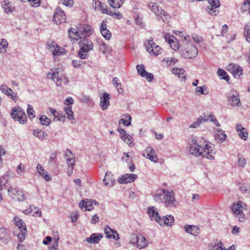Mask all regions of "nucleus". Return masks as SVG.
<instances>
[{
    "instance_id": "nucleus-48",
    "label": "nucleus",
    "mask_w": 250,
    "mask_h": 250,
    "mask_svg": "<svg viewBox=\"0 0 250 250\" xmlns=\"http://www.w3.org/2000/svg\"><path fill=\"white\" fill-rule=\"evenodd\" d=\"M122 139L126 144L130 145L132 143L133 138L132 136L129 134H125V135H121Z\"/></svg>"
},
{
    "instance_id": "nucleus-52",
    "label": "nucleus",
    "mask_w": 250,
    "mask_h": 250,
    "mask_svg": "<svg viewBox=\"0 0 250 250\" xmlns=\"http://www.w3.org/2000/svg\"><path fill=\"white\" fill-rule=\"evenodd\" d=\"M136 68L138 74L140 75L142 77V76H144V75L146 72V71L145 69V66H144V65H137L136 66Z\"/></svg>"
},
{
    "instance_id": "nucleus-13",
    "label": "nucleus",
    "mask_w": 250,
    "mask_h": 250,
    "mask_svg": "<svg viewBox=\"0 0 250 250\" xmlns=\"http://www.w3.org/2000/svg\"><path fill=\"white\" fill-rule=\"evenodd\" d=\"M137 178V175L135 174H125L122 175L118 179V182L120 183H129L133 182Z\"/></svg>"
},
{
    "instance_id": "nucleus-38",
    "label": "nucleus",
    "mask_w": 250,
    "mask_h": 250,
    "mask_svg": "<svg viewBox=\"0 0 250 250\" xmlns=\"http://www.w3.org/2000/svg\"><path fill=\"white\" fill-rule=\"evenodd\" d=\"M217 74L221 79H224L227 82L229 80V77L226 72L222 69L219 68L218 69Z\"/></svg>"
},
{
    "instance_id": "nucleus-45",
    "label": "nucleus",
    "mask_w": 250,
    "mask_h": 250,
    "mask_svg": "<svg viewBox=\"0 0 250 250\" xmlns=\"http://www.w3.org/2000/svg\"><path fill=\"white\" fill-rule=\"evenodd\" d=\"M153 44H156L153 42V40H151L149 41V42L146 45V50L150 54H151V53L152 52H153V50L155 49V47H154Z\"/></svg>"
},
{
    "instance_id": "nucleus-8",
    "label": "nucleus",
    "mask_w": 250,
    "mask_h": 250,
    "mask_svg": "<svg viewBox=\"0 0 250 250\" xmlns=\"http://www.w3.org/2000/svg\"><path fill=\"white\" fill-rule=\"evenodd\" d=\"M53 21L57 24H60L65 22L66 21V16L63 10L59 7L56 8L54 16Z\"/></svg>"
},
{
    "instance_id": "nucleus-28",
    "label": "nucleus",
    "mask_w": 250,
    "mask_h": 250,
    "mask_svg": "<svg viewBox=\"0 0 250 250\" xmlns=\"http://www.w3.org/2000/svg\"><path fill=\"white\" fill-rule=\"evenodd\" d=\"M2 6L4 9V11L8 14L12 12L14 9L12 4L8 0H5L2 4Z\"/></svg>"
},
{
    "instance_id": "nucleus-9",
    "label": "nucleus",
    "mask_w": 250,
    "mask_h": 250,
    "mask_svg": "<svg viewBox=\"0 0 250 250\" xmlns=\"http://www.w3.org/2000/svg\"><path fill=\"white\" fill-rule=\"evenodd\" d=\"M144 157H146L151 161L154 163L158 162V157L154 149L150 146H147L143 153Z\"/></svg>"
},
{
    "instance_id": "nucleus-57",
    "label": "nucleus",
    "mask_w": 250,
    "mask_h": 250,
    "mask_svg": "<svg viewBox=\"0 0 250 250\" xmlns=\"http://www.w3.org/2000/svg\"><path fill=\"white\" fill-rule=\"evenodd\" d=\"M196 228V226H192V225H187L185 227V231L188 233H190L191 234H193L192 233V231Z\"/></svg>"
},
{
    "instance_id": "nucleus-63",
    "label": "nucleus",
    "mask_w": 250,
    "mask_h": 250,
    "mask_svg": "<svg viewBox=\"0 0 250 250\" xmlns=\"http://www.w3.org/2000/svg\"><path fill=\"white\" fill-rule=\"evenodd\" d=\"M24 168H25V167L23 165H22L21 164L19 165L17 168V171L19 175H21L25 172Z\"/></svg>"
},
{
    "instance_id": "nucleus-24",
    "label": "nucleus",
    "mask_w": 250,
    "mask_h": 250,
    "mask_svg": "<svg viewBox=\"0 0 250 250\" xmlns=\"http://www.w3.org/2000/svg\"><path fill=\"white\" fill-rule=\"evenodd\" d=\"M69 36L71 40H75L76 41H78L79 39H82V37L80 34H79V32L76 29L71 28L68 30Z\"/></svg>"
},
{
    "instance_id": "nucleus-36",
    "label": "nucleus",
    "mask_w": 250,
    "mask_h": 250,
    "mask_svg": "<svg viewBox=\"0 0 250 250\" xmlns=\"http://www.w3.org/2000/svg\"><path fill=\"white\" fill-rule=\"evenodd\" d=\"M207 89L208 88L206 85H204L202 86H197L195 89V92L197 95H206L208 93Z\"/></svg>"
},
{
    "instance_id": "nucleus-11",
    "label": "nucleus",
    "mask_w": 250,
    "mask_h": 250,
    "mask_svg": "<svg viewBox=\"0 0 250 250\" xmlns=\"http://www.w3.org/2000/svg\"><path fill=\"white\" fill-rule=\"evenodd\" d=\"M228 70L235 78H239L242 75V69L238 65L229 64L228 66Z\"/></svg>"
},
{
    "instance_id": "nucleus-5",
    "label": "nucleus",
    "mask_w": 250,
    "mask_h": 250,
    "mask_svg": "<svg viewBox=\"0 0 250 250\" xmlns=\"http://www.w3.org/2000/svg\"><path fill=\"white\" fill-rule=\"evenodd\" d=\"M182 56L186 59H192L195 58L198 53L197 47L190 42H188L184 49H181Z\"/></svg>"
},
{
    "instance_id": "nucleus-29",
    "label": "nucleus",
    "mask_w": 250,
    "mask_h": 250,
    "mask_svg": "<svg viewBox=\"0 0 250 250\" xmlns=\"http://www.w3.org/2000/svg\"><path fill=\"white\" fill-rule=\"evenodd\" d=\"M104 232L107 238L116 239V236L114 235V233H117V231L111 229L109 226H106L105 227Z\"/></svg>"
},
{
    "instance_id": "nucleus-23",
    "label": "nucleus",
    "mask_w": 250,
    "mask_h": 250,
    "mask_svg": "<svg viewBox=\"0 0 250 250\" xmlns=\"http://www.w3.org/2000/svg\"><path fill=\"white\" fill-rule=\"evenodd\" d=\"M37 170L40 175L46 181H49L51 180V177L48 174V172L45 171L41 164H38L37 166Z\"/></svg>"
},
{
    "instance_id": "nucleus-42",
    "label": "nucleus",
    "mask_w": 250,
    "mask_h": 250,
    "mask_svg": "<svg viewBox=\"0 0 250 250\" xmlns=\"http://www.w3.org/2000/svg\"><path fill=\"white\" fill-rule=\"evenodd\" d=\"M8 42L5 39H2L0 43V53H4L6 51Z\"/></svg>"
},
{
    "instance_id": "nucleus-40",
    "label": "nucleus",
    "mask_w": 250,
    "mask_h": 250,
    "mask_svg": "<svg viewBox=\"0 0 250 250\" xmlns=\"http://www.w3.org/2000/svg\"><path fill=\"white\" fill-rule=\"evenodd\" d=\"M47 49L50 50L53 54L54 51H55L56 47H58V44L55 42L52 41L47 42Z\"/></svg>"
},
{
    "instance_id": "nucleus-20",
    "label": "nucleus",
    "mask_w": 250,
    "mask_h": 250,
    "mask_svg": "<svg viewBox=\"0 0 250 250\" xmlns=\"http://www.w3.org/2000/svg\"><path fill=\"white\" fill-rule=\"evenodd\" d=\"M228 100L230 104L232 106H239L241 104L239 96L238 94H232L229 96Z\"/></svg>"
},
{
    "instance_id": "nucleus-18",
    "label": "nucleus",
    "mask_w": 250,
    "mask_h": 250,
    "mask_svg": "<svg viewBox=\"0 0 250 250\" xmlns=\"http://www.w3.org/2000/svg\"><path fill=\"white\" fill-rule=\"evenodd\" d=\"M106 21H104L101 23L100 31L102 36L106 40H109L111 37V33L106 27Z\"/></svg>"
},
{
    "instance_id": "nucleus-54",
    "label": "nucleus",
    "mask_w": 250,
    "mask_h": 250,
    "mask_svg": "<svg viewBox=\"0 0 250 250\" xmlns=\"http://www.w3.org/2000/svg\"><path fill=\"white\" fill-rule=\"evenodd\" d=\"M93 201L91 200H89L88 199H86L85 200V205H86V208L85 210H87L88 211H90L92 209H93Z\"/></svg>"
},
{
    "instance_id": "nucleus-60",
    "label": "nucleus",
    "mask_w": 250,
    "mask_h": 250,
    "mask_svg": "<svg viewBox=\"0 0 250 250\" xmlns=\"http://www.w3.org/2000/svg\"><path fill=\"white\" fill-rule=\"evenodd\" d=\"M64 51V49L63 48H61L58 45V47H56L55 51H54L53 53L54 56L56 55H61L63 54Z\"/></svg>"
},
{
    "instance_id": "nucleus-3",
    "label": "nucleus",
    "mask_w": 250,
    "mask_h": 250,
    "mask_svg": "<svg viewBox=\"0 0 250 250\" xmlns=\"http://www.w3.org/2000/svg\"><path fill=\"white\" fill-rule=\"evenodd\" d=\"M79 44L81 46L78 52L79 58L81 59L87 58L88 52L93 48L92 42L87 38H83V40H81Z\"/></svg>"
},
{
    "instance_id": "nucleus-64",
    "label": "nucleus",
    "mask_w": 250,
    "mask_h": 250,
    "mask_svg": "<svg viewBox=\"0 0 250 250\" xmlns=\"http://www.w3.org/2000/svg\"><path fill=\"white\" fill-rule=\"evenodd\" d=\"M74 103V100L72 97L67 98L65 101H64V104L66 105V107L71 106Z\"/></svg>"
},
{
    "instance_id": "nucleus-50",
    "label": "nucleus",
    "mask_w": 250,
    "mask_h": 250,
    "mask_svg": "<svg viewBox=\"0 0 250 250\" xmlns=\"http://www.w3.org/2000/svg\"><path fill=\"white\" fill-rule=\"evenodd\" d=\"M27 114L29 116V118L31 119V116H32V118H33L35 116V112L32 107V105L28 104V108L27 109Z\"/></svg>"
},
{
    "instance_id": "nucleus-59",
    "label": "nucleus",
    "mask_w": 250,
    "mask_h": 250,
    "mask_svg": "<svg viewBox=\"0 0 250 250\" xmlns=\"http://www.w3.org/2000/svg\"><path fill=\"white\" fill-rule=\"evenodd\" d=\"M142 77L145 78L148 82H152L154 79V76L152 73L146 72Z\"/></svg>"
},
{
    "instance_id": "nucleus-19",
    "label": "nucleus",
    "mask_w": 250,
    "mask_h": 250,
    "mask_svg": "<svg viewBox=\"0 0 250 250\" xmlns=\"http://www.w3.org/2000/svg\"><path fill=\"white\" fill-rule=\"evenodd\" d=\"M103 238V234L99 233H93L90 237H87L86 241L91 244H97Z\"/></svg>"
},
{
    "instance_id": "nucleus-39",
    "label": "nucleus",
    "mask_w": 250,
    "mask_h": 250,
    "mask_svg": "<svg viewBox=\"0 0 250 250\" xmlns=\"http://www.w3.org/2000/svg\"><path fill=\"white\" fill-rule=\"evenodd\" d=\"M68 151L69 153H70V154L72 156V157L71 158H68L67 159V164L68 166L69 167H71V172H70V173H71L72 172L73 166H74L75 163V157L73 156V154H72V153L71 152V151L70 150H68Z\"/></svg>"
},
{
    "instance_id": "nucleus-15",
    "label": "nucleus",
    "mask_w": 250,
    "mask_h": 250,
    "mask_svg": "<svg viewBox=\"0 0 250 250\" xmlns=\"http://www.w3.org/2000/svg\"><path fill=\"white\" fill-rule=\"evenodd\" d=\"M47 77L48 79L52 80L57 86H61L62 85L63 79L60 77L58 71H55L52 73L49 72L47 74Z\"/></svg>"
},
{
    "instance_id": "nucleus-58",
    "label": "nucleus",
    "mask_w": 250,
    "mask_h": 250,
    "mask_svg": "<svg viewBox=\"0 0 250 250\" xmlns=\"http://www.w3.org/2000/svg\"><path fill=\"white\" fill-rule=\"evenodd\" d=\"M203 120L201 118H198L197 119L193 122L190 125V127L191 128H196L198 127L201 124H202L201 121Z\"/></svg>"
},
{
    "instance_id": "nucleus-62",
    "label": "nucleus",
    "mask_w": 250,
    "mask_h": 250,
    "mask_svg": "<svg viewBox=\"0 0 250 250\" xmlns=\"http://www.w3.org/2000/svg\"><path fill=\"white\" fill-rule=\"evenodd\" d=\"M55 118H57L58 121L64 122L65 121V115L62 112L58 111Z\"/></svg>"
},
{
    "instance_id": "nucleus-7",
    "label": "nucleus",
    "mask_w": 250,
    "mask_h": 250,
    "mask_svg": "<svg viewBox=\"0 0 250 250\" xmlns=\"http://www.w3.org/2000/svg\"><path fill=\"white\" fill-rule=\"evenodd\" d=\"M246 205L242 201H239L236 204H233L231 207L233 213L238 218L241 222H243L245 220V215L243 210L246 209Z\"/></svg>"
},
{
    "instance_id": "nucleus-6",
    "label": "nucleus",
    "mask_w": 250,
    "mask_h": 250,
    "mask_svg": "<svg viewBox=\"0 0 250 250\" xmlns=\"http://www.w3.org/2000/svg\"><path fill=\"white\" fill-rule=\"evenodd\" d=\"M11 115L15 121L24 124L27 122V117L24 111L20 106L13 107L11 111Z\"/></svg>"
},
{
    "instance_id": "nucleus-37",
    "label": "nucleus",
    "mask_w": 250,
    "mask_h": 250,
    "mask_svg": "<svg viewBox=\"0 0 250 250\" xmlns=\"http://www.w3.org/2000/svg\"><path fill=\"white\" fill-rule=\"evenodd\" d=\"M146 240L144 237L141 236L139 237L137 243L136 244L137 248L139 249L145 248L146 246Z\"/></svg>"
},
{
    "instance_id": "nucleus-16",
    "label": "nucleus",
    "mask_w": 250,
    "mask_h": 250,
    "mask_svg": "<svg viewBox=\"0 0 250 250\" xmlns=\"http://www.w3.org/2000/svg\"><path fill=\"white\" fill-rule=\"evenodd\" d=\"M0 240L4 244H7L11 240L10 234L4 228H0Z\"/></svg>"
},
{
    "instance_id": "nucleus-2",
    "label": "nucleus",
    "mask_w": 250,
    "mask_h": 250,
    "mask_svg": "<svg viewBox=\"0 0 250 250\" xmlns=\"http://www.w3.org/2000/svg\"><path fill=\"white\" fill-rule=\"evenodd\" d=\"M154 199L156 202L165 203L167 207H175L177 206L172 191L160 189L157 191Z\"/></svg>"
},
{
    "instance_id": "nucleus-61",
    "label": "nucleus",
    "mask_w": 250,
    "mask_h": 250,
    "mask_svg": "<svg viewBox=\"0 0 250 250\" xmlns=\"http://www.w3.org/2000/svg\"><path fill=\"white\" fill-rule=\"evenodd\" d=\"M61 3L67 7H71L74 4L73 0H60Z\"/></svg>"
},
{
    "instance_id": "nucleus-56",
    "label": "nucleus",
    "mask_w": 250,
    "mask_h": 250,
    "mask_svg": "<svg viewBox=\"0 0 250 250\" xmlns=\"http://www.w3.org/2000/svg\"><path fill=\"white\" fill-rule=\"evenodd\" d=\"M154 47H155V49L153 50V52L151 53V54L154 55V56H157L159 54L161 53L162 48L158 45L156 44H153Z\"/></svg>"
},
{
    "instance_id": "nucleus-26",
    "label": "nucleus",
    "mask_w": 250,
    "mask_h": 250,
    "mask_svg": "<svg viewBox=\"0 0 250 250\" xmlns=\"http://www.w3.org/2000/svg\"><path fill=\"white\" fill-rule=\"evenodd\" d=\"M224 245L221 241L216 240L208 245L209 250H220Z\"/></svg>"
},
{
    "instance_id": "nucleus-1",
    "label": "nucleus",
    "mask_w": 250,
    "mask_h": 250,
    "mask_svg": "<svg viewBox=\"0 0 250 250\" xmlns=\"http://www.w3.org/2000/svg\"><path fill=\"white\" fill-rule=\"evenodd\" d=\"M188 148L189 154L191 155L202 156L210 160L214 159L215 152L213 149L214 146L210 143L204 141L203 144H199L196 138L192 137L188 141Z\"/></svg>"
},
{
    "instance_id": "nucleus-14",
    "label": "nucleus",
    "mask_w": 250,
    "mask_h": 250,
    "mask_svg": "<svg viewBox=\"0 0 250 250\" xmlns=\"http://www.w3.org/2000/svg\"><path fill=\"white\" fill-rule=\"evenodd\" d=\"M110 99V94L106 93L104 92L103 96L101 97V101L100 103V105L101 108L103 110H106L108 107L109 106L110 102L109 100Z\"/></svg>"
},
{
    "instance_id": "nucleus-21",
    "label": "nucleus",
    "mask_w": 250,
    "mask_h": 250,
    "mask_svg": "<svg viewBox=\"0 0 250 250\" xmlns=\"http://www.w3.org/2000/svg\"><path fill=\"white\" fill-rule=\"evenodd\" d=\"M236 129L239 136L244 140H246L248 137L247 130L241 125H238L236 126Z\"/></svg>"
},
{
    "instance_id": "nucleus-25",
    "label": "nucleus",
    "mask_w": 250,
    "mask_h": 250,
    "mask_svg": "<svg viewBox=\"0 0 250 250\" xmlns=\"http://www.w3.org/2000/svg\"><path fill=\"white\" fill-rule=\"evenodd\" d=\"M226 134L223 130L217 129L215 131V138L216 140L220 141L222 143L226 140Z\"/></svg>"
},
{
    "instance_id": "nucleus-30",
    "label": "nucleus",
    "mask_w": 250,
    "mask_h": 250,
    "mask_svg": "<svg viewBox=\"0 0 250 250\" xmlns=\"http://www.w3.org/2000/svg\"><path fill=\"white\" fill-rule=\"evenodd\" d=\"M11 197L13 200L20 202L23 201L25 199L23 193L21 191L18 190L17 191L15 194L13 192L11 195Z\"/></svg>"
},
{
    "instance_id": "nucleus-10",
    "label": "nucleus",
    "mask_w": 250,
    "mask_h": 250,
    "mask_svg": "<svg viewBox=\"0 0 250 250\" xmlns=\"http://www.w3.org/2000/svg\"><path fill=\"white\" fill-rule=\"evenodd\" d=\"M147 213L151 220L154 219L162 226V221H163V220H162V218H161L159 215L157 208L154 207L148 208Z\"/></svg>"
},
{
    "instance_id": "nucleus-27",
    "label": "nucleus",
    "mask_w": 250,
    "mask_h": 250,
    "mask_svg": "<svg viewBox=\"0 0 250 250\" xmlns=\"http://www.w3.org/2000/svg\"><path fill=\"white\" fill-rule=\"evenodd\" d=\"M64 112L65 114L67 115L68 119L72 122V123H74L75 120L74 114L72 111V106L64 107Z\"/></svg>"
},
{
    "instance_id": "nucleus-44",
    "label": "nucleus",
    "mask_w": 250,
    "mask_h": 250,
    "mask_svg": "<svg viewBox=\"0 0 250 250\" xmlns=\"http://www.w3.org/2000/svg\"><path fill=\"white\" fill-rule=\"evenodd\" d=\"M131 117L130 115H126L125 119H121L119 121V124H123L126 126H129L131 125Z\"/></svg>"
},
{
    "instance_id": "nucleus-12",
    "label": "nucleus",
    "mask_w": 250,
    "mask_h": 250,
    "mask_svg": "<svg viewBox=\"0 0 250 250\" xmlns=\"http://www.w3.org/2000/svg\"><path fill=\"white\" fill-rule=\"evenodd\" d=\"M0 89L2 92L9 96L13 100L15 101L17 100L18 95L6 85L2 84L0 87Z\"/></svg>"
},
{
    "instance_id": "nucleus-47",
    "label": "nucleus",
    "mask_w": 250,
    "mask_h": 250,
    "mask_svg": "<svg viewBox=\"0 0 250 250\" xmlns=\"http://www.w3.org/2000/svg\"><path fill=\"white\" fill-rule=\"evenodd\" d=\"M241 10L243 12L248 10L250 13V0H245L244 2L243 6L241 7Z\"/></svg>"
},
{
    "instance_id": "nucleus-41",
    "label": "nucleus",
    "mask_w": 250,
    "mask_h": 250,
    "mask_svg": "<svg viewBox=\"0 0 250 250\" xmlns=\"http://www.w3.org/2000/svg\"><path fill=\"white\" fill-rule=\"evenodd\" d=\"M39 120L40 123L43 125L48 126L51 123L50 119L47 118L45 115L41 116Z\"/></svg>"
},
{
    "instance_id": "nucleus-34",
    "label": "nucleus",
    "mask_w": 250,
    "mask_h": 250,
    "mask_svg": "<svg viewBox=\"0 0 250 250\" xmlns=\"http://www.w3.org/2000/svg\"><path fill=\"white\" fill-rule=\"evenodd\" d=\"M109 5L114 8H119L124 0H108Z\"/></svg>"
},
{
    "instance_id": "nucleus-43",
    "label": "nucleus",
    "mask_w": 250,
    "mask_h": 250,
    "mask_svg": "<svg viewBox=\"0 0 250 250\" xmlns=\"http://www.w3.org/2000/svg\"><path fill=\"white\" fill-rule=\"evenodd\" d=\"M20 229L21 232L18 234V238L20 241H22L25 238V235L27 234V230L26 227H23Z\"/></svg>"
},
{
    "instance_id": "nucleus-32",
    "label": "nucleus",
    "mask_w": 250,
    "mask_h": 250,
    "mask_svg": "<svg viewBox=\"0 0 250 250\" xmlns=\"http://www.w3.org/2000/svg\"><path fill=\"white\" fill-rule=\"evenodd\" d=\"M171 72L173 74L178 75L180 78H183L184 80H186L185 70L184 69H180L178 68H173Z\"/></svg>"
},
{
    "instance_id": "nucleus-33",
    "label": "nucleus",
    "mask_w": 250,
    "mask_h": 250,
    "mask_svg": "<svg viewBox=\"0 0 250 250\" xmlns=\"http://www.w3.org/2000/svg\"><path fill=\"white\" fill-rule=\"evenodd\" d=\"M162 226L166 225L167 226H171L174 223V218L171 215H169L167 216L163 217L162 218Z\"/></svg>"
},
{
    "instance_id": "nucleus-46",
    "label": "nucleus",
    "mask_w": 250,
    "mask_h": 250,
    "mask_svg": "<svg viewBox=\"0 0 250 250\" xmlns=\"http://www.w3.org/2000/svg\"><path fill=\"white\" fill-rule=\"evenodd\" d=\"M59 238L54 239V241L51 246L48 248V250H58L59 247Z\"/></svg>"
},
{
    "instance_id": "nucleus-49",
    "label": "nucleus",
    "mask_w": 250,
    "mask_h": 250,
    "mask_svg": "<svg viewBox=\"0 0 250 250\" xmlns=\"http://www.w3.org/2000/svg\"><path fill=\"white\" fill-rule=\"evenodd\" d=\"M72 64L74 67L79 68L85 64V62L81 60H73Z\"/></svg>"
},
{
    "instance_id": "nucleus-22",
    "label": "nucleus",
    "mask_w": 250,
    "mask_h": 250,
    "mask_svg": "<svg viewBox=\"0 0 250 250\" xmlns=\"http://www.w3.org/2000/svg\"><path fill=\"white\" fill-rule=\"evenodd\" d=\"M80 32H82L83 35L84 36V38H87V36H89L90 34H92V31L91 27L87 24L82 25V26L80 27Z\"/></svg>"
},
{
    "instance_id": "nucleus-4",
    "label": "nucleus",
    "mask_w": 250,
    "mask_h": 250,
    "mask_svg": "<svg viewBox=\"0 0 250 250\" xmlns=\"http://www.w3.org/2000/svg\"><path fill=\"white\" fill-rule=\"evenodd\" d=\"M148 6L156 17L161 18L162 20L166 23L168 22L170 17L161 7L159 6L158 3L151 1L148 3Z\"/></svg>"
},
{
    "instance_id": "nucleus-31",
    "label": "nucleus",
    "mask_w": 250,
    "mask_h": 250,
    "mask_svg": "<svg viewBox=\"0 0 250 250\" xmlns=\"http://www.w3.org/2000/svg\"><path fill=\"white\" fill-rule=\"evenodd\" d=\"M33 134L36 137L40 140L44 139L48 135L44 131L38 129L33 130Z\"/></svg>"
},
{
    "instance_id": "nucleus-53",
    "label": "nucleus",
    "mask_w": 250,
    "mask_h": 250,
    "mask_svg": "<svg viewBox=\"0 0 250 250\" xmlns=\"http://www.w3.org/2000/svg\"><path fill=\"white\" fill-rule=\"evenodd\" d=\"M169 44L171 47L174 50H177L179 49V45L176 38L174 40H172V42H171Z\"/></svg>"
},
{
    "instance_id": "nucleus-51",
    "label": "nucleus",
    "mask_w": 250,
    "mask_h": 250,
    "mask_svg": "<svg viewBox=\"0 0 250 250\" xmlns=\"http://www.w3.org/2000/svg\"><path fill=\"white\" fill-rule=\"evenodd\" d=\"M106 14H108L112 17H114L117 19H121L122 18V14L119 11L112 12L108 10L107 13Z\"/></svg>"
},
{
    "instance_id": "nucleus-35",
    "label": "nucleus",
    "mask_w": 250,
    "mask_h": 250,
    "mask_svg": "<svg viewBox=\"0 0 250 250\" xmlns=\"http://www.w3.org/2000/svg\"><path fill=\"white\" fill-rule=\"evenodd\" d=\"M13 222L15 225H16L20 229L26 227V225L23 222L22 220L19 217L15 216L13 219Z\"/></svg>"
},
{
    "instance_id": "nucleus-55",
    "label": "nucleus",
    "mask_w": 250,
    "mask_h": 250,
    "mask_svg": "<svg viewBox=\"0 0 250 250\" xmlns=\"http://www.w3.org/2000/svg\"><path fill=\"white\" fill-rule=\"evenodd\" d=\"M135 20L136 23L139 25L141 27H143L145 26V24L143 21V19L142 18L139 17L138 15H136L135 17Z\"/></svg>"
},
{
    "instance_id": "nucleus-17",
    "label": "nucleus",
    "mask_w": 250,
    "mask_h": 250,
    "mask_svg": "<svg viewBox=\"0 0 250 250\" xmlns=\"http://www.w3.org/2000/svg\"><path fill=\"white\" fill-rule=\"evenodd\" d=\"M105 186L111 187L115 183V180L110 172L107 171L105 173L104 178L103 180Z\"/></svg>"
}]
</instances>
